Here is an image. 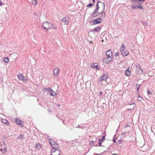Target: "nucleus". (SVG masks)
<instances>
[{
  "mask_svg": "<svg viewBox=\"0 0 155 155\" xmlns=\"http://www.w3.org/2000/svg\"><path fill=\"white\" fill-rule=\"evenodd\" d=\"M96 6V8L94 12L92 15V16L96 17L97 15H100L103 12L104 9V4L100 1H99L97 2Z\"/></svg>",
  "mask_w": 155,
  "mask_h": 155,
  "instance_id": "1",
  "label": "nucleus"
},
{
  "mask_svg": "<svg viewBox=\"0 0 155 155\" xmlns=\"http://www.w3.org/2000/svg\"><path fill=\"white\" fill-rule=\"evenodd\" d=\"M60 150L58 148H53L51 150V155H60Z\"/></svg>",
  "mask_w": 155,
  "mask_h": 155,
  "instance_id": "2",
  "label": "nucleus"
},
{
  "mask_svg": "<svg viewBox=\"0 0 155 155\" xmlns=\"http://www.w3.org/2000/svg\"><path fill=\"white\" fill-rule=\"evenodd\" d=\"M52 25L51 23L45 22L43 23V27L45 30H48L51 28Z\"/></svg>",
  "mask_w": 155,
  "mask_h": 155,
  "instance_id": "3",
  "label": "nucleus"
},
{
  "mask_svg": "<svg viewBox=\"0 0 155 155\" xmlns=\"http://www.w3.org/2000/svg\"><path fill=\"white\" fill-rule=\"evenodd\" d=\"M120 52L121 54L124 56H127L129 54V52L126 50V47H124L123 48H120Z\"/></svg>",
  "mask_w": 155,
  "mask_h": 155,
  "instance_id": "4",
  "label": "nucleus"
},
{
  "mask_svg": "<svg viewBox=\"0 0 155 155\" xmlns=\"http://www.w3.org/2000/svg\"><path fill=\"white\" fill-rule=\"evenodd\" d=\"M113 57H109V56H106L105 57L103 60V62L106 64L112 61Z\"/></svg>",
  "mask_w": 155,
  "mask_h": 155,
  "instance_id": "5",
  "label": "nucleus"
},
{
  "mask_svg": "<svg viewBox=\"0 0 155 155\" xmlns=\"http://www.w3.org/2000/svg\"><path fill=\"white\" fill-rule=\"evenodd\" d=\"M49 142L51 145L53 147V148H55V147H56L58 148V144L55 141H54L53 139H50Z\"/></svg>",
  "mask_w": 155,
  "mask_h": 155,
  "instance_id": "6",
  "label": "nucleus"
},
{
  "mask_svg": "<svg viewBox=\"0 0 155 155\" xmlns=\"http://www.w3.org/2000/svg\"><path fill=\"white\" fill-rule=\"evenodd\" d=\"M18 78L19 80H22L24 82H25L27 80V78L24 77L22 74H19L18 75Z\"/></svg>",
  "mask_w": 155,
  "mask_h": 155,
  "instance_id": "7",
  "label": "nucleus"
},
{
  "mask_svg": "<svg viewBox=\"0 0 155 155\" xmlns=\"http://www.w3.org/2000/svg\"><path fill=\"white\" fill-rule=\"evenodd\" d=\"M131 9H133V11L134 9H136L137 8L141 9H143V7L142 6L140 5H133L132 7L131 8Z\"/></svg>",
  "mask_w": 155,
  "mask_h": 155,
  "instance_id": "8",
  "label": "nucleus"
},
{
  "mask_svg": "<svg viewBox=\"0 0 155 155\" xmlns=\"http://www.w3.org/2000/svg\"><path fill=\"white\" fill-rule=\"evenodd\" d=\"M69 21V18L68 17H66L61 20L62 22L65 25H67Z\"/></svg>",
  "mask_w": 155,
  "mask_h": 155,
  "instance_id": "9",
  "label": "nucleus"
},
{
  "mask_svg": "<svg viewBox=\"0 0 155 155\" xmlns=\"http://www.w3.org/2000/svg\"><path fill=\"white\" fill-rule=\"evenodd\" d=\"M108 75L107 74H104L100 78V80L101 81H105L107 78Z\"/></svg>",
  "mask_w": 155,
  "mask_h": 155,
  "instance_id": "10",
  "label": "nucleus"
},
{
  "mask_svg": "<svg viewBox=\"0 0 155 155\" xmlns=\"http://www.w3.org/2000/svg\"><path fill=\"white\" fill-rule=\"evenodd\" d=\"M102 19L101 18H97L96 19L94 20L93 21V22L94 24H96L97 23H100L101 22Z\"/></svg>",
  "mask_w": 155,
  "mask_h": 155,
  "instance_id": "11",
  "label": "nucleus"
},
{
  "mask_svg": "<svg viewBox=\"0 0 155 155\" xmlns=\"http://www.w3.org/2000/svg\"><path fill=\"white\" fill-rule=\"evenodd\" d=\"M106 56H109V57H113L112 51L111 50L107 51L106 52Z\"/></svg>",
  "mask_w": 155,
  "mask_h": 155,
  "instance_id": "12",
  "label": "nucleus"
},
{
  "mask_svg": "<svg viewBox=\"0 0 155 155\" xmlns=\"http://www.w3.org/2000/svg\"><path fill=\"white\" fill-rule=\"evenodd\" d=\"M1 121L2 123L6 125H9V123L8 120L4 119H1Z\"/></svg>",
  "mask_w": 155,
  "mask_h": 155,
  "instance_id": "13",
  "label": "nucleus"
},
{
  "mask_svg": "<svg viewBox=\"0 0 155 155\" xmlns=\"http://www.w3.org/2000/svg\"><path fill=\"white\" fill-rule=\"evenodd\" d=\"M91 66L93 68H96L97 69L99 68V67L98 66L97 63H92L91 64Z\"/></svg>",
  "mask_w": 155,
  "mask_h": 155,
  "instance_id": "14",
  "label": "nucleus"
},
{
  "mask_svg": "<svg viewBox=\"0 0 155 155\" xmlns=\"http://www.w3.org/2000/svg\"><path fill=\"white\" fill-rule=\"evenodd\" d=\"M49 93L50 95L54 96L56 95V93L52 89L49 92Z\"/></svg>",
  "mask_w": 155,
  "mask_h": 155,
  "instance_id": "15",
  "label": "nucleus"
},
{
  "mask_svg": "<svg viewBox=\"0 0 155 155\" xmlns=\"http://www.w3.org/2000/svg\"><path fill=\"white\" fill-rule=\"evenodd\" d=\"M59 72V70L58 67L55 68L54 70V75H57Z\"/></svg>",
  "mask_w": 155,
  "mask_h": 155,
  "instance_id": "16",
  "label": "nucleus"
},
{
  "mask_svg": "<svg viewBox=\"0 0 155 155\" xmlns=\"http://www.w3.org/2000/svg\"><path fill=\"white\" fill-rule=\"evenodd\" d=\"M128 68L127 69L125 72V74L127 76H129L130 75V70H129V68Z\"/></svg>",
  "mask_w": 155,
  "mask_h": 155,
  "instance_id": "17",
  "label": "nucleus"
},
{
  "mask_svg": "<svg viewBox=\"0 0 155 155\" xmlns=\"http://www.w3.org/2000/svg\"><path fill=\"white\" fill-rule=\"evenodd\" d=\"M130 105H133V107H132V108H130V109H130V110H132V109H133L135 107V103L134 102L133 100H131V103L130 104Z\"/></svg>",
  "mask_w": 155,
  "mask_h": 155,
  "instance_id": "18",
  "label": "nucleus"
},
{
  "mask_svg": "<svg viewBox=\"0 0 155 155\" xmlns=\"http://www.w3.org/2000/svg\"><path fill=\"white\" fill-rule=\"evenodd\" d=\"M41 148V145L40 143H37L36 145L35 148L36 149L38 150Z\"/></svg>",
  "mask_w": 155,
  "mask_h": 155,
  "instance_id": "19",
  "label": "nucleus"
},
{
  "mask_svg": "<svg viewBox=\"0 0 155 155\" xmlns=\"http://www.w3.org/2000/svg\"><path fill=\"white\" fill-rule=\"evenodd\" d=\"M15 121H16V123H17V124L18 125H20L21 124V120L18 119H17V118H16V119H15Z\"/></svg>",
  "mask_w": 155,
  "mask_h": 155,
  "instance_id": "20",
  "label": "nucleus"
},
{
  "mask_svg": "<svg viewBox=\"0 0 155 155\" xmlns=\"http://www.w3.org/2000/svg\"><path fill=\"white\" fill-rule=\"evenodd\" d=\"M100 27H96L95 28H94L93 29V31H94L97 32V31H100Z\"/></svg>",
  "mask_w": 155,
  "mask_h": 155,
  "instance_id": "21",
  "label": "nucleus"
},
{
  "mask_svg": "<svg viewBox=\"0 0 155 155\" xmlns=\"http://www.w3.org/2000/svg\"><path fill=\"white\" fill-rule=\"evenodd\" d=\"M31 2L32 4L34 5H36L37 4V0H31Z\"/></svg>",
  "mask_w": 155,
  "mask_h": 155,
  "instance_id": "22",
  "label": "nucleus"
},
{
  "mask_svg": "<svg viewBox=\"0 0 155 155\" xmlns=\"http://www.w3.org/2000/svg\"><path fill=\"white\" fill-rule=\"evenodd\" d=\"M0 150L2 153H4L6 152L7 150V149L5 148H4L3 149L1 148L0 149Z\"/></svg>",
  "mask_w": 155,
  "mask_h": 155,
  "instance_id": "23",
  "label": "nucleus"
},
{
  "mask_svg": "<svg viewBox=\"0 0 155 155\" xmlns=\"http://www.w3.org/2000/svg\"><path fill=\"white\" fill-rule=\"evenodd\" d=\"M4 62L6 63H7L9 62V59L8 58L5 57L4 58Z\"/></svg>",
  "mask_w": 155,
  "mask_h": 155,
  "instance_id": "24",
  "label": "nucleus"
},
{
  "mask_svg": "<svg viewBox=\"0 0 155 155\" xmlns=\"http://www.w3.org/2000/svg\"><path fill=\"white\" fill-rule=\"evenodd\" d=\"M17 138L20 140H21L24 138V135L22 134L20 135Z\"/></svg>",
  "mask_w": 155,
  "mask_h": 155,
  "instance_id": "25",
  "label": "nucleus"
},
{
  "mask_svg": "<svg viewBox=\"0 0 155 155\" xmlns=\"http://www.w3.org/2000/svg\"><path fill=\"white\" fill-rule=\"evenodd\" d=\"M44 89H45V91H47L49 92L51 90V88L50 87L44 88Z\"/></svg>",
  "mask_w": 155,
  "mask_h": 155,
  "instance_id": "26",
  "label": "nucleus"
},
{
  "mask_svg": "<svg viewBox=\"0 0 155 155\" xmlns=\"http://www.w3.org/2000/svg\"><path fill=\"white\" fill-rule=\"evenodd\" d=\"M139 74H141L143 73V70L140 68V69L137 70Z\"/></svg>",
  "mask_w": 155,
  "mask_h": 155,
  "instance_id": "27",
  "label": "nucleus"
},
{
  "mask_svg": "<svg viewBox=\"0 0 155 155\" xmlns=\"http://www.w3.org/2000/svg\"><path fill=\"white\" fill-rule=\"evenodd\" d=\"M142 99H143L142 98L140 97L139 95L138 97H137V100L139 101H141Z\"/></svg>",
  "mask_w": 155,
  "mask_h": 155,
  "instance_id": "28",
  "label": "nucleus"
},
{
  "mask_svg": "<svg viewBox=\"0 0 155 155\" xmlns=\"http://www.w3.org/2000/svg\"><path fill=\"white\" fill-rule=\"evenodd\" d=\"M136 67L137 70L140 69V64H138V63L137 64Z\"/></svg>",
  "mask_w": 155,
  "mask_h": 155,
  "instance_id": "29",
  "label": "nucleus"
},
{
  "mask_svg": "<svg viewBox=\"0 0 155 155\" xmlns=\"http://www.w3.org/2000/svg\"><path fill=\"white\" fill-rule=\"evenodd\" d=\"M94 5L92 3H90L87 6V7H91L92 6Z\"/></svg>",
  "mask_w": 155,
  "mask_h": 155,
  "instance_id": "30",
  "label": "nucleus"
},
{
  "mask_svg": "<svg viewBox=\"0 0 155 155\" xmlns=\"http://www.w3.org/2000/svg\"><path fill=\"white\" fill-rule=\"evenodd\" d=\"M76 128H81V129H83V128L80 125H77L76 127Z\"/></svg>",
  "mask_w": 155,
  "mask_h": 155,
  "instance_id": "31",
  "label": "nucleus"
},
{
  "mask_svg": "<svg viewBox=\"0 0 155 155\" xmlns=\"http://www.w3.org/2000/svg\"><path fill=\"white\" fill-rule=\"evenodd\" d=\"M119 55V53L118 52H117L116 53H115V57H117Z\"/></svg>",
  "mask_w": 155,
  "mask_h": 155,
  "instance_id": "32",
  "label": "nucleus"
},
{
  "mask_svg": "<svg viewBox=\"0 0 155 155\" xmlns=\"http://www.w3.org/2000/svg\"><path fill=\"white\" fill-rule=\"evenodd\" d=\"M52 28L53 29H55L57 28V27L55 25H52Z\"/></svg>",
  "mask_w": 155,
  "mask_h": 155,
  "instance_id": "33",
  "label": "nucleus"
},
{
  "mask_svg": "<svg viewBox=\"0 0 155 155\" xmlns=\"http://www.w3.org/2000/svg\"><path fill=\"white\" fill-rule=\"evenodd\" d=\"M147 93L148 94H151V92L150 91H148Z\"/></svg>",
  "mask_w": 155,
  "mask_h": 155,
  "instance_id": "34",
  "label": "nucleus"
},
{
  "mask_svg": "<svg viewBox=\"0 0 155 155\" xmlns=\"http://www.w3.org/2000/svg\"><path fill=\"white\" fill-rule=\"evenodd\" d=\"M126 134V133L125 132H124V133H123L122 134H121V135H122V136H125V135Z\"/></svg>",
  "mask_w": 155,
  "mask_h": 155,
  "instance_id": "35",
  "label": "nucleus"
},
{
  "mask_svg": "<svg viewBox=\"0 0 155 155\" xmlns=\"http://www.w3.org/2000/svg\"><path fill=\"white\" fill-rule=\"evenodd\" d=\"M124 47H126L124 46V44L123 43L122 45L121 48H124Z\"/></svg>",
  "mask_w": 155,
  "mask_h": 155,
  "instance_id": "36",
  "label": "nucleus"
},
{
  "mask_svg": "<svg viewBox=\"0 0 155 155\" xmlns=\"http://www.w3.org/2000/svg\"><path fill=\"white\" fill-rule=\"evenodd\" d=\"M105 136H103L102 137V138L101 139H102V140H103L104 139H105Z\"/></svg>",
  "mask_w": 155,
  "mask_h": 155,
  "instance_id": "37",
  "label": "nucleus"
},
{
  "mask_svg": "<svg viewBox=\"0 0 155 155\" xmlns=\"http://www.w3.org/2000/svg\"><path fill=\"white\" fill-rule=\"evenodd\" d=\"M98 144L99 145L100 147H101V142L99 141V142L98 143Z\"/></svg>",
  "mask_w": 155,
  "mask_h": 155,
  "instance_id": "38",
  "label": "nucleus"
},
{
  "mask_svg": "<svg viewBox=\"0 0 155 155\" xmlns=\"http://www.w3.org/2000/svg\"><path fill=\"white\" fill-rule=\"evenodd\" d=\"M144 24L146 25V26H148V23L147 22H144Z\"/></svg>",
  "mask_w": 155,
  "mask_h": 155,
  "instance_id": "39",
  "label": "nucleus"
},
{
  "mask_svg": "<svg viewBox=\"0 0 155 155\" xmlns=\"http://www.w3.org/2000/svg\"><path fill=\"white\" fill-rule=\"evenodd\" d=\"M102 16H103V17H105V13L104 12L102 14Z\"/></svg>",
  "mask_w": 155,
  "mask_h": 155,
  "instance_id": "40",
  "label": "nucleus"
},
{
  "mask_svg": "<svg viewBox=\"0 0 155 155\" xmlns=\"http://www.w3.org/2000/svg\"><path fill=\"white\" fill-rule=\"evenodd\" d=\"M139 87H140L139 86H138L137 87V91H138L139 90Z\"/></svg>",
  "mask_w": 155,
  "mask_h": 155,
  "instance_id": "41",
  "label": "nucleus"
},
{
  "mask_svg": "<svg viewBox=\"0 0 155 155\" xmlns=\"http://www.w3.org/2000/svg\"><path fill=\"white\" fill-rule=\"evenodd\" d=\"M11 55H15L16 56L17 55V54H15V53H14L13 54H12Z\"/></svg>",
  "mask_w": 155,
  "mask_h": 155,
  "instance_id": "42",
  "label": "nucleus"
},
{
  "mask_svg": "<svg viewBox=\"0 0 155 155\" xmlns=\"http://www.w3.org/2000/svg\"><path fill=\"white\" fill-rule=\"evenodd\" d=\"M2 4V2L0 1V6Z\"/></svg>",
  "mask_w": 155,
  "mask_h": 155,
  "instance_id": "43",
  "label": "nucleus"
},
{
  "mask_svg": "<svg viewBox=\"0 0 155 155\" xmlns=\"http://www.w3.org/2000/svg\"><path fill=\"white\" fill-rule=\"evenodd\" d=\"M112 155H118L116 153H114L112 154Z\"/></svg>",
  "mask_w": 155,
  "mask_h": 155,
  "instance_id": "44",
  "label": "nucleus"
},
{
  "mask_svg": "<svg viewBox=\"0 0 155 155\" xmlns=\"http://www.w3.org/2000/svg\"><path fill=\"white\" fill-rule=\"evenodd\" d=\"M139 1H143V2H144V1L145 0H138Z\"/></svg>",
  "mask_w": 155,
  "mask_h": 155,
  "instance_id": "45",
  "label": "nucleus"
},
{
  "mask_svg": "<svg viewBox=\"0 0 155 155\" xmlns=\"http://www.w3.org/2000/svg\"><path fill=\"white\" fill-rule=\"evenodd\" d=\"M101 140H102V141H102V142H103V140H102V139H99V141H101Z\"/></svg>",
  "mask_w": 155,
  "mask_h": 155,
  "instance_id": "46",
  "label": "nucleus"
},
{
  "mask_svg": "<svg viewBox=\"0 0 155 155\" xmlns=\"http://www.w3.org/2000/svg\"><path fill=\"white\" fill-rule=\"evenodd\" d=\"M93 2V3H95V0H92Z\"/></svg>",
  "mask_w": 155,
  "mask_h": 155,
  "instance_id": "47",
  "label": "nucleus"
},
{
  "mask_svg": "<svg viewBox=\"0 0 155 155\" xmlns=\"http://www.w3.org/2000/svg\"><path fill=\"white\" fill-rule=\"evenodd\" d=\"M102 94V92H100V93H99V94Z\"/></svg>",
  "mask_w": 155,
  "mask_h": 155,
  "instance_id": "48",
  "label": "nucleus"
},
{
  "mask_svg": "<svg viewBox=\"0 0 155 155\" xmlns=\"http://www.w3.org/2000/svg\"><path fill=\"white\" fill-rule=\"evenodd\" d=\"M91 143H94V141H91Z\"/></svg>",
  "mask_w": 155,
  "mask_h": 155,
  "instance_id": "49",
  "label": "nucleus"
},
{
  "mask_svg": "<svg viewBox=\"0 0 155 155\" xmlns=\"http://www.w3.org/2000/svg\"><path fill=\"white\" fill-rule=\"evenodd\" d=\"M113 141H114V143H115V142H116V141H115V140H114Z\"/></svg>",
  "mask_w": 155,
  "mask_h": 155,
  "instance_id": "50",
  "label": "nucleus"
},
{
  "mask_svg": "<svg viewBox=\"0 0 155 155\" xmlns=\"http://www.w3.org/2000/svg\"><path fill=\"white\" fill-rule=\"evenodd\" d=\"M139 85V84H137V85H136V87H137V86H138Z\"/></svg>",
  "mask_w": 155,
  "mask_h": 155,
  "instance_id": "51",
  "label": "nucleus"
},
{
  "mask_svg": "<svg viewBox=\"0 0 155 155\" xmlns=\"http://www.w3.org/2000/svg\"><path fill=\"white\" fill-rule=\"evenodd\" d=\"M89 42H90V43H91V41H89Z\"/></svg>",
  "mask_w": 155,
  "mask_h": 155,
  "instance_id": "52",
  "label": "nucleus"
},
{
  "mask_svg": "<svg viewBox=\"0 0 155 155\" xmlns=\"http://www.w3.org/2000/svg\"><path fill=\"white\" fill-rule=\"evenodd\" d=\"M102 42H103V41H104L103 40H102Z\"/></svg>",
  "mask_w": 155,
  "mask_h": 155,
  "instance_id": "53",
  "label": "nucleus"
},
{
  "mask_svg": "<svg viewBox=\"0 0 155 155\" xmlns=\"http://www.w3.org/2000/svg\"><path fill=\"white\" fill-rule=\"evenodd\" d=\"M120 142V141H119V140H118V142Z\"/></svg>",
  "mask_w": 155,
  "mask_h": 155,
  "instance_id": "54",
  "label": "nucleus"
},
{
  "mask_svg": "<svg viewBox=\"0 0 155 155\" xmlns=\"http://www.w3.org/2000/svg\"><path fill=\"white\" fill-rule=\"evenodd\" d=\"M120 142V141H119V140H118V142Z\"/></svg>",
  "mask_w": 155,
  "mask_h": 155,
  "instance_id": "55",
  "label": "nucleus"
}]
</instances>
